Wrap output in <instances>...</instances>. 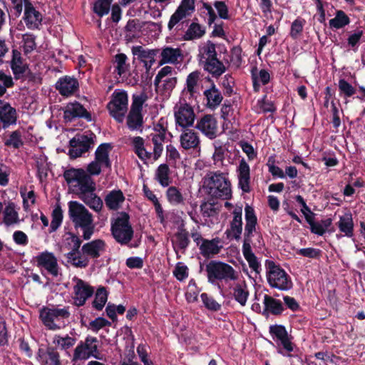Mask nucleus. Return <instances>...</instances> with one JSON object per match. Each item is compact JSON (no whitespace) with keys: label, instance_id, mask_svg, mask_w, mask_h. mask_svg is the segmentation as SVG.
<instances>
[{"label":"nucleus","instance_id":"1","mask_svg":"<svg viewBox=\"0 0 365 365\" xmlns=\"http://www.w3.org/2000/svg\"><path fill=\"white\" fill-rule=\"evenodd\" d=\"M63 177L70 192L76 195L86 205L96 212H101L103 201L95 191L94 180L83 168H70L64 171Z\"/></svg>","mask_w":365,"mask_h":365},{"label":"nucleus","instance_id":"2","mask_svg":"<svg viewBox=\"0 0 365 365\" xmlns=\"http://www.w3.org/2000/svg\"><path fill=\"white\" fill-rule=\"evenodd\" d=\"M245 211L246 223L244 232L242 254L247 261L250 267L256 272H259L260 264L251 249L252 238L257 234V219L253 208L250 205H246Z\"/></svg>","mask_w":365,"mask_h":365},{"label":"nucleus","instance_id":"3","mask_svg":"<svg viewBox=\"0 0 365 365\" xmlns=\"http://www.w3.org/2000/svg\"><path fill=\"white\" fill-rule=\"evenodd\" d=\"M68 215L76 228H81L84 240H89L94 232L93 215L77 201L68 202Z\"/></svg>","mask_w":365,"mask_h":365},{"label":"nucleus","instance_id":"4","mask_svg":"<svg viewBox=\"0 0 365 365\" xmlns=\"http://www.w3.org/2000/svg\"><path fill=\"white\" fill-rule=\"evenodd\" d=\"M227 173L210 172L203 178V187L215 198L230 199L232 196L231 183Z\"/></svg>","mask_w":365,"mask_h":365},{"label":"nucleus","instance_id":"5","mask_svg":"<svg viewBox=\"0 0 365 365\" xmlns=\"http://www.w3.org/2000/svg\"><path fill=\"white\" fill-rule=\"evenodd\" d=\"M205 272L207 281L212 284L222 281H235L239 277V273L231 265L218 260H211L206 264Z\"/></svg>","mask_w":365,"mask_h":365},{"label":"nucleus","instance_id":"6","mask_svg":"<svg viewBox=\"0 0 365 365\" xmlns=\"http://www.w3.org/2000/svg\"><path fill=\"white\" fill-rule=\"evenodd\" d=\"M110 231L118 243L121 245H128L134 235L128 214L124 212L118 213L116 217L111 220Z\"/></svg>","mask_w":365,"mask_h":365},{"label":"nucleus","instance_id":"7","mask_svg":"<svg viewBox=\"0 0 365 365\" xmlns=\"http://www.w3.org/2000/svg\"><path fill=\"white\" fill-rule=\"evenodd\" d=\"M68 307L43 308L40 312V318L44 326L53 331L64 328L70 317Z\"/></svg>","mask_w":365,"mask_h":365},{"label":"nucleus","instance_id":"8","mask_svg":"<svg viewBox=\"0 0 365 365\" xmlns=\"http://www.w3.org/2000/svg\"><path fill=\"white\" fill-rule=\"evenodd\" d=\"M128 93L123 90L115 89L107 105L110 115L118 123H122L128 111Z\"/></svg>","mask_w":365,"mask_h":365},{"label":"nucleus","instance_id":"9","mask_svg":"<svg viewBox=\"0 0 365 365\" xmlns=\"http://www.w3.org/2000/svg\"><path fill=\"white\" fill-rule=\"evenodd\" d=\"M267 279L270 287L282 291L289 290L293 286L288 274L273 262L268 263Z\"/></svg>","mask_w":365,"mask_h":365},{"label":"nucleus","instance_id":"10","mask_svg":"<svg viewBox=\"0 0 365 365\" xmlns=\"http://www.w3.org/2000/svg\"><path fill=\"white\" fill-rule=\"evenodd\" d=\"M147 100V96L141 93L133 96L130 112L127 116V125L130 130H138L143 125L142 109L143 105Z\"/></svg>","mask_w":365,"mask_h":365},{"label":"nucleus","instance_id":"11","mask_svg":"<svg viewBox=\"0 0 365 365\" xmlns=\"http://www.w3.org/2000/svg\"><path fill=\"white\" fill-rule=\"evenodd\" d=\"M173 113L177 127L186 128L193 125L196 117L194 109L185 101L175 106Z\"/></svg>","mask_w":365,"mask_h":365},{"label":"nucleus","instance_id":"12","mask_svg":"<svg viewBox=\"0 0 365 365\" xmlns=\"http://www.w3.org/2000/svg\"><path fill=\"white\" fill-rule=\"evenodd\" d=\"M95 135L91 131L78 135L71 140L68 153L71 158H76L88 151L94 143Z\"/></svg>","mask_w":365,"mask_h":365},{"label":"nucleus","instance_id":"13","mask_svg":"<svg viewBox=\"0 0 365 365\" xmlns=\"http://www.w3.org/2000/svg\"><path fill=\"white\" fill-rule=\"evenodd\" d=\"M73 283V300L76 306L81 307L90 298L94 292V289L87 282L74 277Z\"/></svg>","mask_w":365,"mask_h":365},{"label":"nucleus","instance_id":"14","mask_svg":"<svg viewBox=\"0 0 365 365\" xmlns=\"http://www.w3.org/2000/svg\"><path fill=\"white\" fill-rule=\"evenodd\" d=\"M71 245V250L66 254L67 262L75 267L83 269L88 266L89 261L84 256H81L79 248L81 245L80 238L73 234L67 238Z\"/></svg>","mask_w":365,"mask_h":365},{"label":"nucleus","instance_id":"15","mask_svg":"<svg viewBox=\"0 0 365 365\" xmlns=\"http://www.w3.org/2000/svg\"><path fill=\"white\" fill-rule=\"evenodd\" d=\"M98 340L96 337L88 336L84 341H81L74 350L75 359L86 360L93 356L98 359Z\"/></svg>","mask_w":365,"mask_h":365},{"label":"nucleus","instance_id":"16","mask_svg":"<svg viewBox=\"0 0 365 365\" xmlns=\"http://www.w3.org/2000/svg\"><path fill=\"white\" fill-rule=\"evenodd\" d=\"M180 135V144L182 148L193 150L197 153L201 150V140L199 133L193 129L182 128Z\"/></svg>","mask_w":365,"mask_h":365},{"label":"nucleus","instance_id":"17","mask_svg":"<svg viewBox=\"0 0 365 365\" xmlns=\"http://www.w3.org/2000/svg\"><path fill=\"white\" fill-rule=\"evenodd\" d=\"M134 57L143 63L147 71H149L155 62V56L158 55V49H149L142 46H134L131 48Z\"/></svg>","mask_w":365,"mask_h":365},{"label":"nucleus","instance_id":"18","mask_svg":"<svg viewBox=\"0 0 365 365\" xmlns=\"http://www.w3.org/2000/svg\"><path fill=\"white\" fill-rule=\"evenodd\" d=\"M194 11L195 0H182L179 6L170 19L168 24L169 30H171L181 20L190 16Z\"/></svg>","mask_w":365,"mask_h":365},{"label":"nucleus","instance_id":"19","mask_svg":"<svg viewBox=\"0 0 365 365\" xmlns=\"http://www.w3.org/2000/svg\"><path fill=\"white\" fill-rule=\"evenodd\" d=\"M158 129L155 128L149 138L153 144V151H150V160H157L162 155L163 151V143L166 137V130L162 126L158 125Z\"/></svg>","mask_w":365,"mask_h":365},{"label":"nucleus","instance_id":"20","mask_svg":"<svg viewBox=\"0 0 365 365\" xmlns=\"http://www.w3.org/2000/svg\"><path fill=\"white\" fill-rule=\"evenodd\" d=\"M36 262L38 267L44 268L51 275L56 277L58 274V264L57 259L52 252H43L36 257Z\"/></svg>","mask_w":365,"mask_h":365},{"label":"nucleus","instance_id":"21","mask_svg":"<svg viewBox=\"0 0 365 365\" xmlns=\"http://www.w3.org/2000/svg\"><path fill=\"white\" fill-rule=\"evenodd\" d=\"M24 6V22L29 29H36L39 27L43 20V16L41 12L29 1L23 4Z\"/></svg>","mask_w":365,"mask_h":365},{"label":"nucleus","instance_id":"22","mask_svg":"<svg viewBox=\"0 0 365 365\" xmlns=\"http://www.w3.org/2000/svg\"><path fill=\"white\" fill-rule=\"evenodd\" d=\"M196 128L211 140L217 137L218 131L217 122L212 115H205L202 117L197 121Z\"/></svg>","mask_w":365,"mask_h":365},{"label":"nucleus","instance_id":"23","mask_svg":"<svg viewBox=\"0 0 365 365\" xmlns=\"http://www.w3.org/2000/svg\"><path fill=\"white\" fill-rule=\"evenodd\" d=\"M63 117L66 121H71L76 118H83L91 121V114L78 102L74 101L68 103L63 109Z\"/></svg>","mask_w":365,"mask_h":365},{"label":"nucleus","instance_id":"24","mask_svg":"<svg viewBox=\"0 0 365 365\" xmlns=\"http://www.w3.org/2000/svg\"><path fill=\"white\" fill-rule=\"evenodd\" d=\"M106 250V243L102 240H95L84 244L81 247V256L89 258H98Z\"/></svg>","mask_w":365,"mask_h":365},{"label":"nucleus","instance_id":"25","mask_svg":"<svg viewBox=\"0 0 365 365\" xmlns=\"http://www.w3.org/2000/svg\"><path fill=\"white\" fill-rule=\"evenodd\" d=\"M229 237L237 240L241 239L242 232V207H236L232 212V220L227 231Z\"/></svg>","mask_w":365,"mask_h":365},{"label":"nucleus","instance_id":"26","mask_svg":"<svg viewBox=\"0 0 365 365\" xmlns=\"http://www.w3.org/2000/svg\"><path fill=\"white\" fill-rule=\"evenodd\" d=\"M238 187L244 192H250V168L245 159H242L237 168Z\"/></svg>","mask_w":365,"mask_h":365},{"label":"nucleus","instance_id":"27","mask_svg":"<svg viewBox=\"0 0 365 365\" xmlns=\"http://www.w3.org/2000/svg\"><path fill=\"white\" fill-rule=\"evenodd\" d=\"M269 333L273 339H277L283 346L284 351L289 353L293 351V344L289 339L287 331L282 325H272L269 327Z\"/></svg>","mask_w":365,"mask_h":365},{"label":"nucleus","instance_id":"28","mask_svg":"<svg viewBox=\"0 0 365 365\" xmlns=\"http://www.w3.org/2000/svg\"><path fill=\"white\" fill-rule=\"evenodd\" d=\"M160 57L158 66L167 63L176 64L179 63V59L182 57V51L178 48L166 46L162 49Z\"/></svg>","mask_w":365,"mask_h":365},{"label":"nucleus","instance_id":"29","mask_svg":"<svg viewBox=\"0 0 365 365\" xmlns=\"http://www.w3.org/2000/svg\"><path fill=\"white\" fill-rule=\"evenodd\" d=\"M78 88V81L70 76L61 78L56 83V89L62 96H68Z\"/></svg>","mask_w":365,"mask_h":365},{"label":"nucleus","instance_id":"30","mask_svg":"<svg viewBox=\"0 0 365 365\" xmlns=\"http://www.w3.org/2000/svg\"><path fill=\"white\" fill-rule=\"evenodd\" d=\"M222 248L218 237L212 240H205L200 245V254L205 257H210L217 255Z\"/></svg>","mask_w":365,"mask_h":365},{"label":"nucleus","instance_id":"31","mask_svg":"<svg viewBox=\"0 0 365 365\" xmlns=\"http://www.w3.org/2000/svg\"><path fill=\"white\" fill-rule=\"evenodd\" d=\"M11 68L15 78H21L28 68L27 64L24 61L21 53L16 49L12 51L11 60Z\"/></svg>","mask_w":365,"mask_h":365},{"label":"nucleus","instance_id":"32","mask_svg":"<svg viewBox=\"0 0 365 365\" xmlns=\"http://www.w3.org/2000/svg\"><path fill=\"white\" fill-rule=\"evenodd\" d=\"M125 196L120 190L110 191L105 197V203L109 210H117L125 202Z\"/></svg>","mask_w":365,"mask_h":365},{"label":"nucleus","instance_id":"33","mask_svg":"<svg viewBox=\"0 0 365 365\" xmlns=\"http://www.w3.org/2000/svg\"><path fill=\"white\" fill-rule=\"evenodd\" d=\"M111 150V145L109 143H103L100 145L95 152V160L104 168L110 169L111 162L109 158V153Z\"/></svg>","mask_w":365,"mask_h":365},{"label":"nucleus","instance_id":"34","mask_svg":"<svg viewBox=\"0 0 365 365\" xmlns=\"http://www.w3.org/2000/svg\"><path fill=\"white\" fill-rule=\"evenodd\" d=\"M0 120L4 125L14 124L16 121V110L2 101H0Z\"/></svg>","mask_w":365,"mask_h":365},{"label":"nucleus","instance_id":"35","mask_svg":"<svg viewBox=\"0 0 365 365\" xmlns=\"http://www.w3.org/2000/svg\"><path fill=\"white\" fill-rule=\"evenodd\" d=\"M204 95L207 100V106L210 108H216L223 99L221 92L214 84L204 91Z\"/></svg>","mask_w":365,"mask_h":365},{"label":"nucleus","instance_id":"36","mask_svg":"<svg viewBox=\"0 0 365 365\" xmlns=\"http://www.w3.org/2000/svg\"><path fill=\"white\" fill-rule=\"evenodd\" d=\"M131 145L135 154L143 161L150 160V153L145 145L144 140L140 136L130 138Z\"/></svg>","mask_w":365,"mask_h":365},{"label":"nucleus","instance_id":"37","mask_svg":"<svg viewBox=\"0 0 365 365\" xmlns=\"http://www.w3.org/2000/svg\"><path fill=\"white\" fill-rule=\"evenodd\" d=\"M40 359L44 365H60V356L53 347H48L45 351H39Z\"/></svg>","mask_w":365,"mask_h":365},{"label":"nucleus","instance_id":"38","mask_svg":"<svg viewBox=\"0 0 365 365\" xmlns=\"http://www.w3.org/2000/svg\"><path fill=\"white\" fill-rule=\"evenodd\" d=\"M253 87L255 91H259L260 85H266L270 80L269 73L264 69L258 71L257 68L252 70Z\"/></svg>","mask_w":365,"mask_h":365},{"label":"nucleus","instance_id":"39","mask_svg":"<svg viewBox=\"0 0 365 365\" xmlns=\"http://www.w3.org/2000/svg\"><path fill=\"white\" fill-rule=\"evenodd\" d=\"M339 230L344 233L346 237H352L354 232L353 218L350 213H345L339 217L337 223Z\"/></svg>","mask_w":365,"mask_h":365},{"label":"nucleus","instance_id":"40","mask_svg":"<svg viewBox=\"0 0 365 365\" xmlns=\"http://www.w3.org/2000/svg\"><path fill=\"white\" fill-rule=\"evenodd\" d=\"M166 197L168 202L174 206L184 205L185 197L180 189L175 186H171L166 190Z\"/></svg>","mask_w":365,"mask_h":365},{"label":"nucleus","instance_id":"41","mask_svg":"<svg viewBox=\"0 0 365 365\" xmlns=\"http://www.w3.org/2000/svg\"><path fill=\"white\" fill-rule=\"evenodd\" d=\"M200 61L202 63H205L213 58H215L217 56V53L215 51V46L210 41H207L200 48Z\"/></svg>","mask_w":365,"mask_h":365},{"label":"nucleus","instance_id":"42","mask_svg":"<svg viewBox=\"0 0 365 365\" xmlns=\"http://www.w3.org/2000/svg\"><path fill=\"white\" fill-rule=\"evenodd\" d=\"M176 83L177 78L175 76H170L162 79L160 83H158V84H155V86L157 92H159L165 96H168L175 87Z\"/></svg>","mask_w":365,"mask_h":365},{"label":"nucleus","instance_id":"43","mask_svg":"<svg viewBox=\"0 0 365 365\" xmlns=\"http://www.w3.org/2000/svg\"><path fill=\"white\" fill-rule=\"evenodd\" d=\"M205 34V27L197 23L192 22L185 31L183 38L190 41L201 38Z\"/></svg>","mask_w":365,"mask_h":365},{"label":"nucleus","instance_id":"44","mask_svg":"<svg viewBox=\"0 0 365 365\" xmlns=\"http://www.w3.org/2000/svg\"><path fill=\"white\" fill-rule=\"evenodd\" d=\"M263 304L267 311L275 315L280 314L284 310L282 304L279 300L267 294L264 297Z\"/></svg>","mask_w":365,"mask_h":365},{"label":"nucleus","instance_id":"45","mask_svg":"<svg viewBox=\"0 0 365 365\" xmlns=\"http://www.w3.org/2000/svg\"><path fill=\"white\" fill-rule=\"evenodd\" d=\"M233 296L235 299L242 306L246 304L249 292L244 282L237 283L233 287Z\"/></svg>","mask_w":365,"mask_h":365},{"label":"nucleus","instance_id":"46","mask_svg":"<svg viewBox=\"0 0 365 365\" xmlns=\"http://www.w3.org/2000/svg\"><path fill=\"white\" fill-rule=\"evenodd\" d=\"M4 222L6 225L9 226L19 222V215L16 210L15 205L13 203L9 204L3 212Z\"/></svg>","mask_w":365,"mask_h":365},{"label":"nucleus","instance_id":"47","mask_svg":"<svg viewBox=\"0 0 365 365\" xmlns=\"http://www.w3.org/2000/svg\"><path fill=\"white\" fill-rule=\"evenodd\" d=\"M155 179L163 187L169 185L170 180V168L165 163L158 166L155 172Z\"/></svg>","mask_w":365,"mask_h":365},{"label":"nucleus","instance_id":"48","mask_svg":"<svg viewBox=\"0 0 365 365\" xmlns=\"http://www.w3.org/2000/svg\"><path fill=\"white\" fill-rule=\"evenodd\" d=\"M204 68L215 76H220L225 71V66L217 57L204 63Z\"/></svg>","mask_w":365,"mask_h":365},{"label":"nucleus","instance_id":"49","mask_svg":"<svg viewBox=\"0 0 365 365\" xmlns=\"http://www.w3.org/2000/svg\"><path fill=\"white\" fill-rule=\"evenodd\" d=\"M76 343V339L68 335L61 336L55 335L53 338V344L61 349L66 350L72 347Z\"/></svg>","mask_w":365,"mask_h":365},{"label":"nucleus","instance_id":"50","mask_svg":"<svg viewBox=\"0 0 365 365\" xmlns=\"http://www.w3.org/2000/svg\"><path fill=\"white\" fill-rule=\"evenodd\" d=\"M349 24V19L343 11H337L334 19L329 21V26L334 29H341Z\"/></svg>","mask_w":365,"mask_h":365},{"label":"nucleus","instance_id":"51","mask_svg":"<svg viewBox=\"0 0 365 365\" xmlns=\"http://www.w3.org/2000/svg\"><path fill=\"white\" fill-rule=\"evenodd\" d=\"M108 299V292L104 287L97 289L95 298L93 302V307L97 310H101L105 306Z\"/></svg>","mask_w":365,"mask_h":365},{"label":"nucleus","instance_id":"52","mask_svg":"<svg viewBox=\"0 0 365 365\" xmlns=\"http://www.w3.org/2000/svg\"><path fill=\"white\" fill-rule=\"evenodd\" d=\"M35 36L33 34H26L22 36V48L25 55H29L36 48Z\"/></svg>","mask_w":365,"mask_h":365},{"label":"nucleus","instance_id":"53","mask_svg":"<svg viewBox=\"0 0 365 365\" xmlns=\"http://www.w3.org/2000/svg\"><path fill=\"white\" fill-rule=\"evenodd\" d=\"M305 24L306 21L304 19L297 18L291 25L290 36L294 39L298 38L303 31Z\"/></svg>","mask_w":365,"mask_h":365},{"label":"nucleus","instance_id":"54","mask_svg":"<svg viewBox=\"0 0 365 365\" xmlns=\"http://www.w3.org/2000/svg\"><path fill=\"white\" fill-rule=\"evenodd\" d=\"M338 86L340 96L344 98H349L356 93V89L344 79L339 81Z\"/></svg>","mask_w":365,"mask_h":365},{"label":"nucleus","instance_id":"55","mask_svg":"<svg viewBox=\"0 0 365 365\" xmlns=\"http://www.w3.org/2000/svg\"><path fill=\"white\" fill-rule=\"evenodd\" d=\"M127 56L124 53H118L115 56V68L119 76L125 74L129 68V65L126 63Z\"/></svg>","mask_w":365,"mask_h":365},{"label":"nucleus","instance_id":"56","mask_svg":"<svg viewBox=\"0 0 365 365\" xmlns=\"http://www.w3.org/2000/svg\"><path fill=\"white\" fill-rule=\"evenodd\" d=\"M112 0H97L93 6V11L100 16L108 14Z\"/></svg>","mask_w":365,"mask_h":365},{"label":"nucleus","instance_id":"57","mask_svg":"<svg viewBox=\"0 0 365 365\" xmlns=\"http://www.w3.org/2000/svg\"><path fill=\"white\" fill-rule=\"evenodd\" d=\"M200 73L197 71L190 73L186 79L187 91L193 95L196 92V87L199 81Z\"/></svg>","mask_w":365,"mask_h":365},{"label":"nucleus","instance_id":"58","mask_svg":"<svg viewBox=\"0 0 365 365\" xmlns=\"http://www.w3.org/2000/svg\"><path fill=\"white\" fill-rule=\"evenodd\" d=\"M63 220V212L58 206L52 212V220L50 225V232H55L61 225Z\"/></svg>","mask_w":365,"mask_h":365},{"label":"nucleus","instance_id":"59","mask_svg":"<svg viewBox=\"0 0 365 365\" xmlns=\"http://www.w3.org/2000/svg\"><path fill=\"white\" fill-rule=\"evenodd\" d=\"M4 143L7 146L19 148L23 145L21 133L19 130L12 132Z\"/></svg>","mask_w":365,"mask_h":365},{"label":"nucleus","instance_id":"60","mask_svg":"<svg viewBox=\"0 0 365 365\" xmlns=\"http://www.w3.org/2000/svg\"><path fill=\"white\" fill-rule=\"evenodd\" d=\"M307 222L310 225L311 232L318 235H323L325 232L319 222H314V214L304 213Z\"/></svg>","mask_w":365,"mask_h":365},{"label":"nucleus","instance_id":"61","mask_svg":"<svg viewBox=\"0 0 365 365\" xmlns=\"http://www.w3.org/2000/svg\"><path fill=\"white\" fill-rule=\"evenodd\" d=\"M200 297L207 309L212 311H218L220 309L221 305L207 294L202 293Z\"/></svg>","mask_w":365,"mask_h":365},{"label":"nucleus","instance_id":"62","mask_svg":"<svg viewBox=\"0 0 365 365\" xmlns=\"http://www.w3.org/2000/svg\"><path fill=\"white\" fill-rule=\"evenodd\" d=\"M321 250L313 247L302 248L297 251V254L311 259L319 258L321 255Z\"/></svg>","mask_w":365,"mask_h":365},{"label":"nucleus","instance_id":"63","mask_svg":"<svg viewBox=\"0 0 365 365\" xmlns=\"http://www.w3.org/2000/svg\"><path fill=\"white\" fill-rule=\"evenodd\" d=\"M174 276L180 281H182L188 277V269L182 262H178L173 270Z\"/></svg>","mask_w":365,"mask_h":365},{"label":"nucleus","instance_id":"64","mask_svg":"<svg viewBox=\"0 0 365 365\" xmlns=\"http://www.w3.org/2000/svg\"><path fill=\"white\" fill-rule=\"evenodd\" d=\"M176 238V243L178 244V246L180 249H185L186 248L190 242L189 238H188V233L184 230H182L179 231L175 235Z\"/></svg>","mask_w":365,"mask_h":365}]
</instances>
